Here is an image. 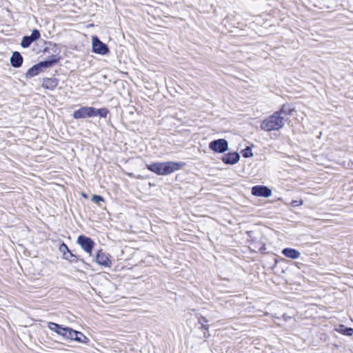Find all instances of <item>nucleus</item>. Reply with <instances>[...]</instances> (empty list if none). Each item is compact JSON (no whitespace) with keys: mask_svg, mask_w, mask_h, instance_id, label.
<instances>
[{"mask_svg":"<svg viewBox=\"0 0 353 353\" xmlns=\"http://www.w3.org/2000/svg\"><path fill=\"white\" fill-rule=\"evenodd\" d=\"M184 165V163L174 161L155 162L147 165V168L158 175H168L179 170Z\"/></svg>","mask_w":353,"mask_h":353,"instance_id":"1","label":"nucleus"},{"mask_svg":"<svg viewBox=\"0 0 353 353\" xmlns=\"http://www.w3.org/2000/svg\"><path fill=\"white\" fill-rule=\"evenodd\" d=\"M284 126V118L278 111L264 119L261 124V128L267 132L278 130Z\"/></svg>","mask_w":353,"mask_h":353,"instance_id":"2","label":"nucleus"},{"mask_svg":"<svg viewBox=\"0 0 353 353\" xmlns=\"http://www.w3.org/2000/svg\"><path fill=\"white\" fill-rule=\"evenodd\" d=\"M94 261L104 268H110L112 265L111 256L102 250H99L97 252Z\"/></svg>","mask_w":353,"mask_h":353,"instance_id":"3","label":"nucleus"},{"mask_svg":"<svg viewBox=\"0 0 353 353\" xmlns=\"http://www.w3.org/2000/svg\"><path fill=\"white\" fill-rule=\"evenodd\" d=\"M77 243L80 245L85 252L88 254L89 256H92L94 242L90 238L84 235H80L77 239Z\"/></svg>","mask_w":353,"mask_h":353,"instance_id":"4","label":"nucleus"},{"mask_svg":"<svg viewBox=\"0 0 353 353\" xmlns=\"http://www.w3.org/2000/svg\"><path fill=\"white\" fill-rule=\"evenodd\" d=\"M92 48L94 53L101 55H105L109 52L108 46L101 42L96 36L92 37Z\"/></svg>","mask_w":353,"mask_h":353,"instance_id":"5","label":"nucleus"},{"mask_svg":"<svg viewBox=\"0 0 353 353\" xmlns=\"http://www.w3.org/2000/svg\"><path fill=\"white\" fill-rule=\"evenodd\" d=\"M76 119H85L95 117V108L93 107H82L74 111L72 114Z\"/></svg>","mask_w":353,"mask_h":353,"instance_id":"6","label":"nucleus"},{"mask_svg":"<svg viewBox=\"0 0 353 353\" xmlns=\"http://www.w3.org/2000/svg\"><path fill=\"white\" fill-rule=\"evenodd\" d=\"M209 148L214 152L223 153L228 150V143L223 139H217L209 143Z\"/></svg>","mask_w":353,"mask_h":353,"instance_id":"7","label":"nucleus"},{"mask_svg":"<svg viewBox=\"0 0 353 353\" xmlns=\"http://www.w3.org/2000/svg\"><path fill=\"white\" fill-rule=\"evenodd\" d=\"M252 194L256 196L270 197L272 190L267 186L256 185L252 188Z\"/></svg>","mask_w":353,"mask_h":353,"instance_id":"8","label":"nucleus"},{"mask_svg":"<svg viewBox=\"0 0 353 353\" xmlns=\"http://www.w3.org/2000/svg\"><path fill=\"white\" fill-rule=\"evenodd\" d=\"M240 160V155L237 152H230L222 157V161L225 164L234 165Z\"/></svg>","mask_w":353,"mask_h":353,"instance_id":"9","label":"nucleus"},{"mask_svg":"<svg viewBox=\"0 0 353 353\" xmlns=\"http://www.w3.org/2000/svg\"><path fill=\"white\" fill-rule=\"evenodd\" d=\"M59 250L62 252L64 259L70 262H74L75 261L76 256L70 251L68 246L64 243H62L60 245Z\"/></svg>","mask_w":353,"mask_h":353,"instance_id":"10","label":"nucleus"},{"mask_svg":"<svg viewBox=\"0 0 353 353\" xmlns=\"http://www.w3.org/2000/svg\"><path fill=\"white\" fill-rule=\"evenodd\" d=\"M54 62H56V61L41 62L39 64L33 66L32 68H31L30 69H29L27 74L29 75L30 77L35 76V75L38 74V73L39 72V70H40L41 67L50 66L52 65V63H54Z\"/></svg>","mask_w":353,"mask_h":353,"instance_id":"11","label":"nucleus"},{"mask_svg":"<svg viewBox=\"0 0 353 353\" xmlns=\"http://www.w3.org/2000/svg\"><path fill=\"white\" fill-rule=\"evenodd\" d=\"M282 254L291 259H296L300 257L301 252L296 249L293 248H285L282 250Z\"/></svg>","mask_w":353,"mask_h":353,"instance_id":"12","label":"nucleus"},{"mask_svg":"<svg viewBox=\"0 0 353 353\" xmlns=\"http://www.w3.org/2000/svg\"><path fill=\"white\" fill-rule=\"evenodd\" d=\"M23 62V58L19 52H13L11 58L10 63L11 65L14 68H19Z\"/></svg>","mask_w":353,"mask_h":353,"instance_id":"13","label":"nucleus"},{"mask_svg":"<svg viewBox=\"0 0 353 353\" xmlns=\"http://www.w3.org/2000/svg\"><path fill=\"white\" fill-rule=\"evenodd\" d=\"M79 334V332L74 330L70 327L68 334H67L68 340H72L81 343H86L85 339L83 337L82 339H77V336Z\"/></svg>","mask_w":353,"mask_h":353,"instance_id":"14","label":"nucleus"},{"mask_svg":"<svg viewBox=\"0 0 353 353\" xmlns=\"http://www.w3.org/2000/svg\"><path fill=\"white\" fill-rule=\"evenodd\" d=\"M57 85L58 82L56 79H46L42 83L43 88L48 90H54Z\"/></svg>","mask_w":353,"mask_h":353,"instance_id":"15","label":"nucleus"},{"mask_svg":"<svg viewBox=\"0 0 353 353\" xmlns=\"http://www.w3.org/2000/svg\"><path fill=\"white\" fill-rule=\"evenodd\" d=\"M335 330L339 333L344 335L352 336L353 334V329L351 327H346L343 325H339Z\"/></svg>","mask_w":353,"mask_h":353,"instance_id":"16","label":"nucleus"},{"mask_svg":"<svg viewBox=\"0 0 353 353\" xmlns=\"http://www.w3.org/2000/svg\"><path fill=\"white\" fill-rule=\"evenodd\" d=\"M295 111H296V110L294 108L291 107L288 105H282L281 109L278 111V112H280V115H281L282 114H286L291 115Z\"/></svg>","mask_w":353,"mask_h":353,"instance_id":"17","label":"nucleus"},{"mask_svg":"<svg viewBox=\"0 0 353 353\" xmlns=\"http://www.w3.org/2000/svg\"><path fill=\"white\" fill-rule=\"evenodd\" d=\"M48 327L52 332H55L58 334V332H59L61 328V325L53 323V322H48Z\"/></svg>","mask_w":353,"mask_h":353,"instance_id":"18","label":"nucleus"},{"mask_svg":"<svg viewBox=\"0 0 353 353\" xmlns=\"http://www.w3.org/2000/svg\"><path fill=\"white\" fill-rule=\"evenodd\" d=\"M33 42L29 36L23 37L21 42V47L26 48H28L30 44Z\"/></svg>","mask_w":353,"mask_h":353,"instance_id":"19","label":"nucleus"},{"mask_svg":"<svg viewBox=\"0 0 353 353\" xmlns=\"http://www.w3.org/2000/svg\"><path fill=\"white\" fill-rule=\"evenodd\" d=\"M70 327H63L61 325V328L59 332H58V335L62 336L63 339H67V334H68L70 331Z\"/></svg>","mask_w":353,"mask_h":353,"instance_id":"20","label":"nucleus"},{"mask_svg":"<svg viewBox=\"0 0 353 353\" xmlns=\"http://www.w3.org/2000/svg\"><path fill=\"white\" fill-rule=\"evenodd\" d=\"M108 110L106 108H101L99 110L95 109V117L99 115L101 117H106Z\"/></svg>","mask_w":353,"mask_h":353,"instance_id":"21","label":"nucleus"},{"mask_svg":"<svg viewBox=\"0 0 353 353\" xmlns=\"http://www.w3.org/2000/svg\"><path fill=\"white\" fill-rule=\"evenodd\" d=\"M243 156L245 158L252 157L253 156V153L252 151V148L250 147H247L244 150L241 151Z\"/></svg>","mask_w":353,"mask_h":353,"instance_id":"22","label":"nucleus"},{"mask_svg":"<svg viewBox=\"0 0 353 353\" xmlns=\"http://www.w3.org/2000/svg\"><path fill=\"white\" fill-rule=\"evenodd\" d=\"M40 35L39 30H32L31 35L29 37L31 38L32 41H34L40 38Z\"/></svg>","mask_w":353,"mask_h":353,"instance_id":"23","label":"nucleus"},{"mask_svg":"<svg viewBox=\"0 0 353 353\" xmlns=\"http://www.w3.org/2000/svg\"><path fill=\"white\" fill-rule=\"evenodd\" d=\"M92 201L96 203H98L100 201H103V199L102 196H98V195H93L92 197Z\"/></svg>","mask_w":353,"mask_h":353,"instance_id":"24","label":"nucleus"},{"mask_svg":"<svg viewBox=\"0 0 353 353\" xmlns=\"http://www.w3.org/2000/svg\"><path fill=\"white\" fill-rule=\"evenodd\" d=\"M303 202L302 200H299V201H296V200H294V201H292V205L293 206H299V205H303Z\"/></svg>","mask_w":353,"mask_h":353,"instance_id":"25","label":"nucleus"},{"mask_svg":"<svg viewBox=\"0 0 353 353\" xmlns=\"http://www.w3.org/2000/svg\"><path fill=\"white\" fill-rule=\"evenodd\" d=\"M83 337L84 339H85V341H86L85 344L88 343H89V339L85 335H84L82 332H79V334H78L77 339H82Z\"/></svg>","mask_w":353,"mask_h":353,"instance_id":"26","label":"nucleus"},{"mask_svg":"<svg viewBox=\"0 0 353 353\" xmlns=\"http://www.w3.org/2000/svg\"><path fill=\"white\" fill-rule=\"evenodd\" d=\"M82 195H83V196L86 197V194H83Z\"/></svg>","mask_w":353,"mask_h":353,"instance_id":"27","label":"nucleus"}]
</instances>
